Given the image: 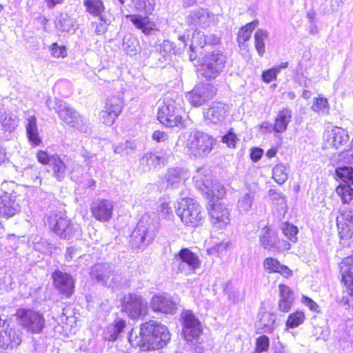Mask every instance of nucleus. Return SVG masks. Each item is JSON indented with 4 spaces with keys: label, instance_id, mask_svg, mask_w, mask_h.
<instances>
[{
    "label": "nucleus",
    "instance_id": "1",
    "mask_svg": "<svg viewBox=\"0 0 353 353\" xmlns=\"http://www.w3.org/2000/svg\"><path fill=\"white\" fill-rule=\"evenodd\" d=\"M216 144V140L210 135L194 130L190 132L185 142L184 150L187 154L194 158L207 157Z\"/></svg>",
    "mask_w": 353,
    "mask_h": 353
},
{
    "label": "nucleus",
    "instance_id": "2",
    "mask_svg": "<svg viewBox=\"0 0 353 353\" xmlns=\"http://www.w3.org/2000/svg\"><path fill=\"white\" fill-rule=\"evenodd\" d=\"M159 224V219L154 212L144 214L132 233L135 245L141 247L152 243L157 235Z\"/></svg>",
    "mask_w": 353,
    "mask_h": 353
},
{
    "label": "nucleus",
    "instance_id": "3",
    "mask_svg": "<svg viewBox=\"0 0 353 353\" xmlns=\"http://www.w3.org/2000/svg\"><path fill=\"white\" fill-rule=\"evenodd\" d=\"M131 5L137 11L143 12L144 16L134 14L126 15V18L145 34H150L157 30L155 23L148 16L154 10L155 0H131Z\"/></svg>",
    "mask_w": 353,
    "mask_h": 353
},
{
    "label": "nucleus",
    "instance_id": "4",
    "mask_svg": "<svg viewBox=\"0 0 353 353\" xmlns=\"http://www.w3.org/2000/svg\"><path fill=\"white\" fill-rule=\"evenodd\" d=\"M176 214L185 226L191 228L202 225L205 217L201 205L191 198L183 199L179 202Z\"/></svg>",
    "mask_w": 353,
    "mask_h": 353
},
{
    "label": "nucleus",
    "instance_id": "5",
    "mask_svg": "<svg viewBox=\"0 0 353 353\" xmlns=\"http://www.w3.org/2000/svg\"><path fill=\"white\" fill-rule=\"evenodd\" d=\"M183 112L179 102L172 98L166 97L159 107L157 118L161 123L167 127L183 126Z\"/></svg>",
    "mask_w": 353,
    "mask_h": 353
},
{
    "label": "nucleus",
    "instance_id": "6",
    "mask_svg": "<svg viewBox=\"0 0 353 353\" xmlns=\"http://www.w3.org/2000/svg\"><path fill=\"white\" fill-rule=\"evenodd\" d=\"M55 110L59 119L68 125L83 133L90 132V124L89 120L72 108L68 106L65 102L61 100L56 101Z\"/></svg>",
    "mask_w": 353,
    "mask_h": 353
},
{
    "label": "nucleus",
    "instance_id": "7",
    "mask_svg": "<svg viewBox=\"0 0 353 353\" xmlns=\"http://www.w3.org/2000/svg\"><path fill=\"white\" fill-rule=\"evenodd\" d=\"M142 333L146 336L152 350L163 347L170 340L168 328L157 322L150 321L141 325Z\"/></svg>",
    "mask_w": 353,
    "mask_h": 353
},
{
    "label": "nucleus",
    "instance_id": "8",
    "mask_svg": "<svg viewBox=\"0 0 353 353\" xmlns=\"http://www.w3.org/2000/svg\"><path fill=\"white\" fill-rule=\"evenodd\" d=\"M16 319L19 325L31 334H40L46 327V320L39 312L19 308L15 313Z\"/></svg>",
    "mask_w": 353,
    "mask_h": 353
},
{
    "label": "nucleus",
    "instance_id": "9",
    "mask_svg": "<svg viewBox=\"0 0 353 353\" xmlns=\"http://www.w3.org/2000/svg\"><path fill=\"white\" fill-rule=\"evenodd\" d=\"M205 171L199 170L197 174L194 176L193 180L195 185L206 196L211 199V201L215 202L216 199L223 198L225 194V190L223 186L217 181H212L205 174Z\"/></svg>",
    "mask_w": 353,
    "mask_h": 353
},
{
    "label": "nucleus",
    "instance_id": "10",
    "mask_svg": "<svg viewBox=\"0 0 353 353\" xmlns=\"http://www.w3.org/2000/svg\"><path fill=\"white\" fill-rule=\"evenodd\" d=\"M226 57L219 50L207 55L201 65L199 73L207 79L216 78L225 67Z\"/></svg>",
    "mask_w": 353,
    "mask_h": 353
},
{
    "label": "nucleus",
    "instance_id": "11",
    "mask_svg": "<svg viewBox=\"0 0 353 353\" xmlns=\"http://www.w3.org/2000/svg\"><path fill=\"white\" fill-rule=\"evenodd\" d=\"M187 23L203 29L213 28L219 23V17L206 9L199 8L190 12L187 17Z\"/></svg>",
    "mask_w": 353,
    "mask_h": 353
},
{
    "label": "nucleus",
    "instance_id": "12",
    "mask_svg": "<svg viewBox=\"0 0 353 353\" xmlns=\"http://www.w3.org/2000/svg\"><path fill=\"white\" fill-rule=\"evenodd\" d=\"M122 310L131 319L144 316L148 312V302L140 295L130 294L123 300Z\"/></svg>",
    "mask_w": 353,
    "mask_h": 353
},
{
    "label": "nucleus",
    "instance_id": "13",
    "mask_svg": "<svg viewBox=\"0 0 353 353\" xmlns=\"http://www.w3.org/2000/svg\"><path fill=\"white\" fill-rule=\"evenodd\" d=\"M209 215L212 227L216 230H225L230 223V213L223 202H213L209 209Z\"/></svg>",
    "mask_w": 353,
    "mask_h": 353
},
{
    "label": "nucleus",
    "instance_id": "14",
    "mask_svg": "<svg viewBox=\"0 0 353 353\" xmlns=\"http://www.w3.org/2000/svg\"><path fill=\"white\" fill-rule=\"evenodd\" d=\"M49 228L62 239H70L74 233L70 221L62 213H51L48 216Z\"/></svg>",
    "mask_w": 353,
    "mask_h": 353
},
{
    "label": "nucleus",
    "instance_id": "15",
    "mask_svg": "<svg viewBox=\"0 0 353 353\" xmlns=\"http://www.w3.org/2000/svg\"><path fill=\"white\" fill-rule=\"evenodd\" d=\"M176 261H179V271L185 275L194 274L201 265L198 256L188 248L179 251Z\"/></svg>",
    "mask_w": 353,
    "mask_h": 353
},
{
    "label": "nucleus",
    "instance_id": "16",
    "mask_svg": "<svg viewBox=\"0 0 353 353\" xmlns=\"http://www.w3.org/2000/svg\"><path fill=\"white\" fill-rule=\"evenodd\" d=\"M215 93L216 90L210 83H201L187 94V98L192 105L198 107L212 99Z\"/></svg>",
    "mask_w": 353,
    "mask_h": 353
},
{
    "label": "nucleus",
    "instance_id": "17",
    "mask_svg": "<svg viewBox=\"0 0 353 353\" xmlns=\"http://www.w3.org/2000/svg\"><path fill=\"white\" fill-rule=\"evenodd\" d=\"M90 276L103 285L111 286L120 282L121 276L114 273L108 264H96L91 268Z\"/></svg>",
    "mask_w": 353,
    "mask_h": 353
},
{
    "label": "nucleus",
    "instance_id": "18",
    "mask_svg": "<svg viewBox=\"0 0 353 353\" xmlns=\"http://www.w3.org/2000/svg\"><path fill=\"white\" fill-rule=\"evenodd\" d=\"M114 203L106 199H99L91 204L92 216L100 222H109L112 217Z\"/></svg>",
    "mask_w": 353,
    "mask_h": 353
},
{
    "label": "nucleus",
    "instance_id": "19",
    "mask_svg": "<svg viewBox=\"0 0 353 353\" xmlns=\"http://www.w3.org/2000/svg\"><path fill=\"white\" fill-rule=\"evenodd\" d=\"M150 307L154 312L173 314L176 307L175 303L164 294H158L152 296Z\"/></svg>",
    "mask_w": 353,
    "mask_h": 353
},
{
    "label": "nucleus",
    "instance_id": "20",
    "mask_svg": "<svg viewBox=\"0 0 353 353\" xmlns=\"http://www.w3.org/2000/svg\"><path fill=\"white\" fill-rule=\"evenodd\" d=\"M183 332L185 339L188 341L197 338L201 332L199 321L190 311L184 312Z\"/></svg>",
    "mask_w": 353,
    "mask_h": 353
},
{
    "label": "nucleus",
    "instance_id": "21",
    "mask_svg": "<svg viewBox=\"0 0 353 353\" xmlns=\"http://www.w3.org/2000/svg\"><path fill=\"white\" fill-rule=\"evenodd\" d=\"M21 207L14 195L4 193L0 196V216L10 218L19 212Z\"/></svg>",
    "mask_w": 353,
    "mask_h": 353
},
{
    "label": "nucleus",
    "instance_id": "22",
    "mask_svg": "<svg viewBox=\"0 0 353 353\" xmlns=\"http://www.w3.org/2000/svg\"><path fill=\"white\" fill-rule=\"evenodd\" d=\"M227 114L226 105L221 103H213L203 112V117L208 124H218L222 123Z\"/></svg>",
    "mask_w": 353,
    "mask_h": 353
},
{
    "label": "nucleus",
    "instance_id": "23",
    "mask_svg": "<svg viewBox=\"0 0 353 353\" xmlns=\"http://www.w3.org/2000/svg\"><path fill=\"white\" fill-rule=\"evenodd\" d=\"M54 286L66 296H70L74 288L73 279L67 273L61 271H55L53 274Z\"/></svg>",
    "mask_w": 353,
    "mask_h": 353
},
{
    "label": "nucleus",
    "instance_id": "24",
    "mask_svg": "<svg viewBox=\"0 0 353 353\" xmlns=\"http://www.w3.org/2000/svg\"><path fill=\"white\" fill-rule=\"evenodd\" d=\"M324 138L327 146L339 148L348 141L349 137L343 128L334 126L325 131Z\"/></svg>",
    "mask_w": 353,
    "mask_h": 353
},
{
    "label": "nucleus",
    "instance_id": "25",
    "mask_svg": "<svg viewBox=\"0 0 353 353\" xmlns=\"http://www.w3.org/2000/svg\"><path fill=\"white\" fill-rule=\"evenodd\" d=\"M190 176L189 172L184 168H170L168 170L165 179L168 185L172 188H177L183 184Z\"/></svg>",
    "mask_w": 353,
    "mask_h": 353
},
{
    "label": "nucleus",
    "instance_id": "26",
    "mask_svg": "<svg viewBox=\"0 0 353 353\" xmlns=\"http://www.w3.org/2000/svg\"><path fill=\"white\" fill-rule=\"evenodd\" d=\"M279 309L281 312H288L290 310L294 304V293L288 286L283 284H280L279 285Z\"/></svg>",
    "mask_w": 353,
    "mask_h": 353
},
{
    "label": "nucleus",
    "instance_id": "27",
    "mask_svg": "<svg viewBox=\"0 0 353 353\" xmlns=\"http://www.w3.org/2000/svg\"><path fill=\"white\" fill-rule=\"evenodd\" d=\"M26 130L27 137L32 145H39L42 139L39 135L37 121L35 116H29L26 119Z\"/></svg>",
    "mask_w": 353,
    "mask_h": 353
},
{
    "label": "nucleus",
    "instance_id": "28",
    "mask_svg": "<svg viewBox=\"0 0 353 353\" xmlns=\"http://www.w3.org/2000/svg\"><path fill=\"white\" fill-rule=\"evenodd\" d=\"M263 268L269 273H279L285 278L292 275V271L288 266L281 264L276 259L272 257H268L264 260Z\"/></svg>",
    "mask_w": 353,
    "mask_h": 353
},
{
    "label": "nucleus",
    "instance_id": "29",
    "mask_svg": "<svg viewBox=\"0 0 353 353\" xmlns=\"http://www.w3.org/2000/svg\"><path fill=\"white\" fill-rule=\"evenodd\" d=\"M255 192L251 190H247L241 193L236 205L237 211L240 214H246L250 212L255 200Z\"/></svg>",
    "mask_w": 353,
    "mask_h": 353
},
{
    "label": "nucleus",
    "instance_id": "30",
    "mask_svg": "<svg viewBox=\"0 0 353 353\" xmlns=\"http://www.w3.org/2000/svg\"><path fill=\"white\" fill-rule=\"evenodd\" d=\"M292 110L288 108L281 110L274 121L273 130L278 133H283L286 131L288 124L292 119Z\"/></svg>",
    "mask_w": 353,
    "mask_h": 353
},
{
    "label": "nucleus",
    "instance_id": "31",
    "mask_svg": "<svg viewBox=\"0 0 353 353\" xmlns=\"http://www.w3.org/2000/svg\"><path fill=\"white\" fill-rule=\"evenodd\" d=\"M126 325L125 321L117 319L112 324L108 325L103 332V338L108 341H114L123 332Z\"/></svg>",
    "mask_w": 353,
    "mask_h": 353
},
{
    "label": "nucleus",
    "instance_id": "32",
    "mask_svg": "<svg viewBox=\"0 0 353 353\" xmlns=\"http://www.w3.org/2000/svg\"><path fill=\"white\" fill-rule=\"evenodd\" d=\"M52 175L59 181H63L68 174V168L59 155L53 157L50 165Z\"/></svg>",
    "mask_w": 353,
    "mask_h": 353
},
{
    "label": "nucleus",
    "instance_id": "33",
    "mask_svg": "<svg viewBox=\"0 0 353 353\" xmlns=\"http://www.w3.org/2000/svg\"><path fill=\"white\" fill-rule=\"evenodd\" d=\"M130 343L134 347H139L143 350H150V343L148 338L142 333L141 326L139 332L132 330L128 336Z\"/></svg>",
    "mask_w": 353,
    "mask_h": 353
},
{
    "label": "nucleus",
    "instance_id": "34",
    "mask_svg": "<svg viewBox=\"0 0 353 353\" xmlns=\"http://www.w3.org/2000/svg\"><path fill=\"white\" fill-rule=\"evenodd\" d=\"M261 332L272 333L276 327V316L270 312H263L259 320Z\"/></svg>",
    "mask_w": 353,
    "mask_h": 353
},
{
    "label": "nucleus",
    "instance_id": "35",
    "mask_svg": "<svg viewBox=\"0 0 353 353\" xmlns=\"http://www.w3.org/2000/svg\"><path fill=\"white\" fill-rule=\"evenodd\" d=\"M165 159L154 153H148L140 160V163L145 170H150L156 168L161 163H163Z\"/></svg>",
    "mask_w": 353,
    "mask_h": 353
},
{
    "label": "nucleus",
    "instance_id": "36",
    "mask_svg": "<svg viewBox=\"0 0 353 353\" xmlns=\"http://www.w3.org/2000/svg\"><path fill=\"white\" fill-rule=\"evenodd\" d=\"M339 265L342 282L353 279V256L343 259Z\"/></svg>",
    "mask_w": 353,
    "mask_h": 353
},
{
    "label": "nucleus",
    "instance_id": "37",
    "mask_svg": "<svg viewBox=\"0 0 353 353\" xmlns=\"http://www.w3.org/2000/svg\"><path fill=\"white\" fill-rule=\"evenodd\" d=\"M122 48L126 54L130 56H134L140 51L139 41L130 34L124 37Z\"/></svg>",
    "mask_w": 353,
    "mask_h": 353
},
{
    "label": "nucleus",
    "instance_id": "38",
    "mask_svg": "<svg viewBox=\"0 0 353 353\" xmlns=\"http://www.w3.org/2000/svg\"><path fill=\"white\" fill-rule=\"evenodd\" d=\"M104 108L119 117L123 108V98L120 95H113L108 97L106 99Z\"/></svg>",
    "mask_w": 353,
    "mask_h": 353
},
{
    "label": "nucleus",
    "instance_id": "39",
    "mask_svg": "<svg viewBox=\"0 0 353 353\" xmlns=\"http://www.w3.org/2000/svg\"><path fill=\"white\" fill-rule=\"evenodd\" d=\"M289 168L283 163L276 165L272 169V178L279 184L284 183L288 178Z\"/></svg>",
    "mask_w": 353,
    "mask_h": 353
},
{
    "label": "nucleus",
    "instance_id": "40",
    "mask_svg": "<svg viewBox=\"0 0 353 353\" xmlns=\"http://www.w3.org/2000/svg\"><path fill=\"white\" fill-rule=\"evenodd\" d=\"M337 226L341 243L345 245L346 241L350 239L353 236V223L347 224L345 221H338Z\"/></svg>",
    "mask_w": 353,
    "mask_h": 353
},
{
    "label": "nucleus",
    "instance_id": "41",
    "mask_svg": "<svg viewBox=\"0 0 353 353\" xmlns=\"http://www.w3.org/2000/svg\"><path fill=\"white\" fill-rule=\"evenodd\" d=\"M336 192L343 203H350L353 201V188L349 184H339L336 188Z\"/></svg>",
    "mask_w": 353,
    "mask_h": 353
},
{
    "label": "nucleus",
    "instance_id": "42",
    "mask_svg": "<svg viewBox=\"0 0 353 353\" xmlns=\"http://www.w3.org/2000/svg\"><path fill=\"white\" fill-rule=\"evenodd\" d=\"M312 110L321 115H327L330 113V105L327 99L323 97L314 99Z\"/></svg>",
    "mask_w": 353,
    "mask_h": 353
},
{
    "label": "nucleus",
    "instance_id": "43",
    "mask_svg": "<svg viewBox=\"0 0 353 353\" xmlns=\"http://www.w3.org/2000/svg\"><path fill=\"white\" fill-rule=\"evenodd\" d=\"M258 26L257 21H253L248 23L244 27L241 28L238 33L237 40L239 44H243L248 41L251 36L252 31Z\"/></svg>",
    "mask_w": 353,
    "mask_h": 353
},
{
    "label": "nucleus",
    "instance_id": "44",
    "mask_svg": "<svg viewBox=\"0 0 353 353\" xmlns=\"http://www.w3.org/2000/svg\"><path fill=\"white\" fill-rule=\"evenodd\" d=\"M305 319V316L302 311H296L290 314L286 321L285 326L287 328H295L303 324Z\"/></svg>",
    "mask_w": 353,
    "mask_h": 353
},
{
    "label": "nucleus",
    "instance_id": "45",
    "mask_svg": "<svg viewBox=\"0 0 353 353\" xmlns=\"http://www.w3.org/2000/svg\"><path fill=\"white\" fill-rule=\"evenodd\" d=\"M268 38V32L263 30H258L254 34L255 48L260 57L265 53V40Z\"/></svg>",
    "mask_w": 353,
    "mask_h": 353
},
{
    "label": "nucleus",
    "instance_id": "46",
    "mask_svg": "<svg viewBox=\"0 0 353 353\" xmlns=\"http://www.w3.org/2000/svg\"><path fill=\"white\" fill-rule=\"evenodd\" d=\"M336 175L343 181V184L353 185V169L350 167H339L336 169Z\"/></svg>",
    "mask_w": 353,
    "mask_h": 353
},
{
    "label": "nucleus",
    "instance_id": "47",
    "mask_svg": "<svg viewBox=\"0 0 353 353\" xmlns=\"http://www.w3.org/2000/svg\"><path fill=\"white\" fill-rule=\"evenodd\" d=\"M270 199L277 205L280 206L283 212L287 210V202L284 194L281 192H277L275 190L271 189L268 192Z\"/></svg>",
    "mask_w": 353,
    "mask_h": 353
},
{
    "label": "nucleus",
    "instance_id": "48",
    "mask_svg": "<svg viewBox=\"0 0 353 353\" xmlns=\"http://www.w3.org/2000/svg\"><path fill=\"white\" fill-rule=\"evenodd\" d=\"M228 246L229 242L221 241L208 248L207 253L209 255L220 257L225 254Z\"/></svg>",
    "mask_w": 353,
    "mask_h": 353
},
{
    "label": "nucleus",
    "instance_id": "49",
    "mask_svg": "<svg viewBox=\"0 0 353 353\" xmlns=\"http://www.w3.org/2000/svg\"><path fill=\"white\" fill-rule=\"evenodd\" d=\"M84 5L87 10L93 15H100L104 10L101 0H86Z\"/></svg>",
    "mask_w": 353,
    "mask_h": 353
},
{
    "label": "nucleus",
    "instance_id": "50",
    "mask_svg": "<svg viewBox=\"0 0 353 353\" xmlns=\"http://www.w3.org/2000/svg\"><path fill=\"white\" fill-rule=\"evenodd\" d=\"M192 35L191 49L203 48L206 45V35L203 32L196 30Z\"/></svg>",
    "mask_w": 353,
    "mask_h": 353
},
{
    "label": "nucleus",
    "instance_id": "51",
    "mask_svg": "<svg viewBox=\"0 0 353 353\" xmlns=\"http://www.w3.org/2000/svg\"><path fill=\"white\" fill-rule=\"evenodd\" d=\"M136 148V145L134 142L125 141L114 147V152L117 154L123 155L132 153Z\"/></svg>",
    "mask_w": 353,
    "mask_h": 353
},
{
    "label": "nucleus",
    "instance_id": "52",
    "mask_svg": "<svg viewBox=\"0 0 353 353\" xmlns=\"http://www.w3.org/2000/svg\"><path fill=\"white\" fill-rule=\"evenodd\" d=\"M72 26V21L66 14H61L56 21V27L61 31H69Z\"/></svg>",
    "mask_w": 353,
    "mask_h": 353
},
{
    "label": "nucleus",
    "instance_id": "53",
    "mask_svg": "<svg viewBox=\"0 0 353 353\" xmlns=\"http://www.w3.org/2000/svg\"><path fill=\"white\" fill-rule=\"evenodd\" d=\"M117 118H118V116H117L116 114H114L111 111L108 110L105 108H103V109L99 112V121L107 125H112Z\"/></svg>",
    "mask_w": 353,
    "mask_h": 353
},
{
    "label": "nucleus",
    "instance_id": "54",
    "mask_svg": "<svg viewBox=\"0 0 353 353\" xmlns=\"http://www.w3.org/2000/svg\"><path fill=\"white\" fill-rule=\"evenodd\" d=\"M270 347V339L265 335H262L258 337L256 340V353H262L267 352Z\"/></svg>",
    "mask_w": 353,
    "mask_h": 353
},
{
    "label": "nucleus",
    "instance_id": "55",
    "mask_svg": "<svg viewBox=\"0 0 353 353\" xmlns=\"http://www.w3.org/2000/svg\"><path fill=\"white\" fill-rule=\"evenodd\" d=\"M282 230L284 235L286 237H288L289 240H290L292 242L296 241V234L298 233V229L296 226L285 223L283 225Z\"/></svg>",
    "mask_w": 353,
    "mask_h": 353
},
{
    "label": "nucleus",
    "instance_id": "56",
    "mask_svg": "<svg viewBox=\"0 0 353 353\" xmlns=\"http://www.w3.org/2000/svg\"><path fill=\"white\" fill-rule=\"evenodd\" d=\"M159 210L160 214L165 219H169L170 216H173L170 201L168 199L163 198L161 200Z\"/></svg>",
    "mask_w": 353,
    "mask_h": 353
},
{
    "label": "nucleus",
    "instance_id": "57",
    "mask_svg": "<svg viewBox=\"0 0 353 353\" xmlns=\"http://www.w3.org/2000/svg\"><path fill=\"white\" fill-rule=\"evenodd\" d=\"M239 141V138L231 130L228 134L222 137V142L227 145L228 148H236V143Z\"/></svg>",
    "mask_w": 353,
    "mask_h": 353
},
{
    "label": "nucleus",
    "instance_id": "58",
    "mask_svg": "<svg viewBox=\"0 0 353 353\" xmlns=\"http://www.w3.org/2000/svg\"><path fill=\"white\" fill-rule=\"evenodd\" d=\"M58 154H49L45 150H39L37 153V159L38 161L43 165H51L52 159L53 157H57Z\"/></svg>",
    "mask_w": 353,
    "mask_h": 353
},
{
    "label": "nucleus",
    "instance_id": "59",
    "mask_svg": "<svg viewBox=\"0 0 353 353\" xmlns=\"http://www.w3.org/2000/svg\"><path fill=\"white\" fill-rule=\"evenodd\" d=\"M301 301L305 306L307 307L310 311L316 313L320 312L319 305L310 298L303 295Z\"/></svg>",
    "mask_w": 353,
    "mask_h": 353
},
{
    "label": "nucleus",
    "instance_id": "60",
    "mask_svg": "<svg viewBox=\"0 0 353 353\" xmlns=\"http://www.w3.org/2000/svg\"><path fill=\"white\" fill-rule=\"evenodd\" d=\"M51 54L55 58L65 57L67 52L64 46H59L57 43H54L51 46Z\"/></svg>",
    "mask_w": 353,
    "mask_h": 353
},
{
    "label": "nucleus",
    "instance_id": "61",
    "mask_svg": "<svg viewBox=\"0 0 353 353\" xmlns=\"http://www.w3.org/2000/svg\"><path fill=\"white\" fill-rule=\"evenodd\" d=\"M262 232H263V234L260 236L261 245L265 249L270 250L272 248V243L268 235V230L267 228H263Z\"/></svg>",
    "mask_w": 353,
    "mask_h": 353
},
{
    "label": "nucleus",
    "instance_id": "62",
    "mask_svg": "<svg viewBox=\"0 0 353 353\" xmlns=\"http://www.w3.org/2000/svg\"><path fill=\"white\" fill-rule=\"evenodd\" d=\"M278 72L272 68L266 71H264L262 74V79L265 83H270L272 80L276 79Z\"/></svg>",
    "mask_w": 353,
    "mask_h": 353
},
{
    "label": "nucleus",
    "instance_id": "63",
    "mask_svg": "<svg viewBox=\"0 0 353 353\" xmlns=\"http://www.w3.org/2000/svg\"><path fill=\"white\" fill-rule=\"evenodd\" d=\"M338 221H345L347 224L353 223V210L343 211L340 216L337 218Z\"/></svg>",
    "mask_w": 353,
    "mask_h": 353
},
{
    "label": "nucleus",
    "instance_id": "64",
    "mask_svg": "<svg viewBox=\"0 0 353 353\" xmlns=\"http://www.w3.org/2000/svg\"><path fill=\"white\" fill-rule=\"evenodd\" d=\"M152 138L157 142H163L168 139V135L163 131L156 130L153 132Z\"/></svg>",
    "mask_w": 353,
    "mask_h": 353
}]
</instances>
